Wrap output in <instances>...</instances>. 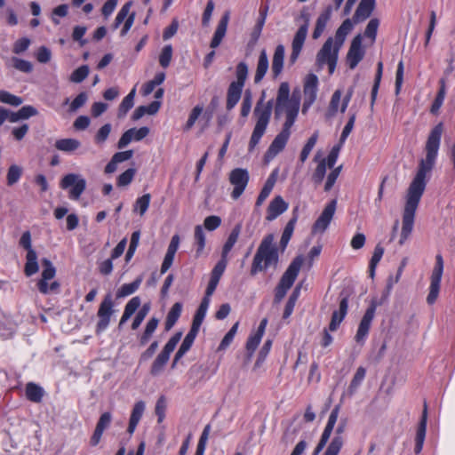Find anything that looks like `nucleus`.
<instances>
[{"instance_id":"f257e3e1","label":"nucleus","mask_w":455,"mask_h":455,"mask_svg":"<svg viewBox=\"0 0 455 455\" xmlns=\"http://www.w3.org/2000/svg\"><path fill=\"white\" fill-rule=\"evenodd\" d=\"M443 132V123H439L431 130L425 146L426 156L419 161L417 173L407 190L399 240L401 245L408 239L412 231L416 210L427 185L426 177L435 164Z\"/></svg>"},{"instance_id":"f03ea898","label":"nucleus","mask_w":455,"mask_h":455,"mask_svg":"<svg viewBox=\"0 0 455 455\" xmlns=\"http://www.w3.org/2000/svg\"><path fill=\"white\" fill-rule=\"evenodd\" d=\"M300 101L294 95L290 97V85L283 82L279 85L275 106V117L276 119L285 116L283 128L290 129L294 124L299 115Z\"/></svg>"},{"instance_id":"7ed1b4c3","label":"nucleus","mask_w":455,"mask_h":455,"mask_svg":"<svg viewBox=\"0 0 455 455\" xmlns=\"http://www.w3.org/2000/svg\"><path fill=\"white\" fill-rule=\"evenodd\" d=\"M275 237L272 234L266 235L261 241L256 254L254 255L251 274L255 275L267 267H275L278 263L277 248L274 243Z\"/></svg>"},{"instance_id":"20e7f679","label":"nucleus","mask_w":455,"mask_h":455,"mask_svg":"<svg viewBox=\"0 0 455 455\" xmlns=\"http://www.w3.org/2000/svg\"><path fill=\"white\" fill-rule=\"evenodd\" d=\"M265 94L258 100L254 110L253 117L255 119V125L249 141V151H252L259 142L262 136L265 134L267 125L270 122L273 101H264Z\"/></svg>"},{"instance_id":"39448f33","label":"nucleus","mask_w":455,"mask_h":455,"mask_svg":"<svg viewBox=\"0 0 455 455\" xmlns=\"http://www.w3.org/2000/svg\"><path fill=\"white\" fill-rule=\"evenodd\" d=\"M303 262L304 258L297 256L289 265L275 289V302L279 303L284 298L287 291L292 286L297 278Z\"/></svg>"},{"instance_id":"423d86ee","label":"nucleus","mask_w":455,"mask_h":455,"mask_svg":"<svg viewBox=\"0 0 455 455\" xmlns=\"http://www.w3.org/2000/svg\"><path fill=\"white\" fill-rule=\"evenodd\" d=\"M340 48L333 42L332 37H329L316 54L315 64L317 67L323 68L327 65L329 73L332 74L336 68Z\"/></svg>"},{"instance_id":"0eeeda50","label":"nucleus","mask_w":455,"mask_h":455,"mask_svg":"<svg viewBox=\"0 0 455 455\" xmlns=\"http://www.w3.org/2000/svg\"><path fill=\"white\" fill-rule=\"evenodd\" d=\"M180 338H181V333L178 332L175 335H173L169 339V341L165 344L162 352L156 356V358L155 359V361L152 363V366L150 369V373L153 376H156L162 372L164 365L169 361L170 355L175 349L177 344L180 340Z\"/></svg>"},{"instance_id":"6e6552de","label":"nucleus","mask_w":455,"mask_h":455,"mask_svg":"<svg viewBox=\"0 0 455 455\" xmlns=\"http://www.w3.org/2000/svg\"><path fill=\"white\" fill-rule=\"evenodd\" d=\"M380 303L378 302L376 299H372L369 307L366 309L364 315H363L357 331L355 336V340L359 344H363L366 337L368 336L369 331L371 329V323L375 317V313L378 306Z\"/></svg>"},{"instance_id":"1a4fd4ad","label":"nucleus","mask_w":455,"mask_h":455,"mask_svg":"<svg viewBox=\"0 0 455 455\" xmlns=\"http://www.w3.org/2000/svg\"><path fill=\"white\" fill-rule=\"evenodd\" d=\"M60 186L62 189L69 190V197L77 200L86 188V181L78 174L69 173L62 178Z\"/></svg>"},{"instance_id":"9d476101","label":"nucleus","mask_w":455,"mask_h":455,"mask_svg":"<svg viewBox=\"0 0 455 455\" xmlns=\"http://www.w3.org/2000/svg\"><path fill=\"white\" fill-rule=\"evenodd\" d=\"M337 200L333 199L328 203L312 226L313 235L323 234L331 224L336 212Z\"/></svg>"},{"instance_id":"9b49d317","label":"nucleus","mask_w":455,"mask_h":455,"mask_svg":"<svg viewBox=\"0 0 455 455\" xmlns=\"http://www.w3.org/2000/svg\"><path fill=\"white\" fill-rule=\"evenodd\" d=\"M443 272V257L440 254H438L435 257V265L431 274L429 293L427 298V301L428 304H433L438 297Z\"/></svg>"},{"instance_id":"f8f14e48","label":"nucleus","mask_w":455,"mask_h":455,"mask_svg":"<svg viewBox=\"0 0 455 455\" xmlns=\"http://www.w3.org/2000/svg\"><path fill=\"white\" fill-rule=\"evenodd\" d=\"M229 182L234 187L231 196L236 200L243 193L249 182V172L245 169L235 168L229 173Z\"/></svg>"},{"instance_id":"ddd939ff","label":"nucleus","mask_w":455,"mask_h":455,"mask_svg":"<svg viewBox=\"0 0 455 455\" xmlns=\"http://www.w3.org/2000/svg\"><path fill=\"white\" fill-rule=\"evenodd\" d=\"M113 314V300L110 295H107L100 303L97 313L99 317V322L96 326L97 333H100L108 328Z\"/></svg>"},{"instance_id":"4468645a","label":"nucleus","mask_w":455,"mask_h":455,"mask_svg":"<svg viewBox=\"0 0 455 455\" xmlns=\"http://www.w3.org/2000/svg\"><path fill=\"white\" fill-rule=\"evenodd\" d=\"M340 406L336 405L332 411H331L326 426L323 429V432L321 435V438L319 440V443H317L316 447L315 448L313 455H318L320 451L325 447L326 443H328L331 435L333 431V428L335 427V424L338 420Z\"/></svg>"},{"instance_id":"2eb2a0df","label":"nucleus","mask_w":455,"mask_h":455,"mask_svg":"<svg viewBox=\"0 0 455 455\" xmlns=\"http://www.w3.org/2000/svg\"><path fill=\"white\" fill-rule=\"evenodd\" d=\"M362 43L363 36L361 34L356 35L351 42L347 54V62L350 69L355 68L364 57L365 51L362 46Z\"/></svg>"},{"instance_id":"dca6fc26","label":"nucleus","mask_w":455,"mask_h":455,"mask_svg":"<svg viewBox=\"0 0 455 455\" xmlns=\"http://www.w3.org/2000/svg\"><path fill=\"white\" fill-rule=\"evenodd\" d=\"M307 35V25H302L296 32L292 43H291V53L290 55L289 61L291 64H294L302 50L306 37Z\"/></svg>"},{"instance_id":"f3484780","label":"nucleus","mask_w":455,"mask_h":455,"mask_svg":"<svg viewBox=\"0 0 455 455\" xmlns=\"http://www.w3.org/2000/svg\"><path fill=\"white\" fill-rule=\"evenodd\" d=\"M290 135L291 130L283 127L282 131L275 136L270 144L266 156L271 159L274 158L278 153H280L284 148Z\"/></svg>"},{"instance_id":"a211bd4d","label":"nucleus","mask_w":455,"mask_h":455,"mask_svg":"<svg viewBox=\"0 0 455 455\" xmlns=\"http://www.w3.org/2000/svg\"><path fill=\"white\" fill-rule=\"evenodd\" d=\"M347 420L342 419L335 431V436L331 439L323 455H339L344 445V438L341 436L345 431Z\"/></svg>"},{"instance_id":"6ab92c4d","label":"nucleus","mask_w":455,"mask_h":455,"mask_svg":"<svg viewBox=\"0 0 455 455\" xmlns=\"http://www.w3.org/2000/svg\"><path fill=\"white\" fill-rule=\"evenodd\" d=\"M289 204L281 196H275L267 210L266 220L272 221L288 210Z\"/></svg>"},{"instance_id":"aec40b11","label":"nucleus","mask_w":455,"mask_h":455,"mask_svg":"<svg viewBox=\"0 0 455 455\" xmlns=\"http://www.w3.org/2000/svg\"><path fill=\"white\" fill-rule=\"evenodd\" d=\"M199 326L192 324V327L189 331V332L186 335L185 339H183L179 350L177 351L174 360L172 363V367L175 366V364L180 360L183 355L190 349L196 335L199 331Z\"/></svg>"},{"instance_id":"412c9836","label":"nucleus","mask_w":455,"mask_h":455,"mask_svg":"<svg viewBox=\"0 0 455 455\" xmlns=\"http://www.w3.org/2000/svg\"><path fill=\"white\" fill-rule=\"evenodd\" d=\"M375 8V0H361L353 16L354 23L357 24L371 16Z\"/></svg>"},{"instance_id":"4be33fe9","label":"nucleus","mask_w":455,"mask_h":455,"mask_svg":"<svg viewBox=\"0 0 455 455\" xmlns=\"http://www.w3.org/2000/svg\"><path fill=\"white\" fill-rule=\"evenodd\" d=\"M284 55V46L283 44H278L275 49L271 65V74L274 79H276L283 72Z\"/></svg>"},{"instance_id":"5701e85b","label":"nucleus","mask_w":455,"mask_h":455,"mask_svg":"<svg viewBox=\"0 0 455 455\" xmlns=\"http://www.w3.org/2000/svg\"><path fill=\"white\" fill-rule=\"evenodd\" d=\"M228 21H229V12H226L222 15L221 19L220 20L218 26L216 28V30L214 32L213 37L211 41L210 46L212 49L217 48L220 44L222 39L224 38V36L226 35Z\"/></svg>"},{"instance_id":"b1692460","label":"nucleus","mask_w":455,"mask_h":455,"mask_svg":"<svg viewBox=\"0 0 455 455\" xmlns=\"http://www.w3.org/2000/svg\"><path fill=\"white\" fill-rule=\"evenodd\" d=\"M427 404L424 405V410L422 412V417L419 422V425L417 429V434L415 437V453L419 454L422 451L425 436H426V429H427Z\"/></svg>"},{"instance_id":"393cba45","label":"nucleus","mask_w":455,"mask_h":455,"mask_svg":"<svg viewBox=\"0 0 455 455\" xmlns=\"http://www.w3.org/2000/svg\"><path fill=\"white\" fill-rule=\"evenodd\" d=\"M269 68V61L267 51L262 49L259 52L257 67L254 74V83L259 84L262 81Z\"/></svg>"},{"instance_id":"a878e982","label":"nucleus","mask_w":455,"mask_h":455,"mask_svg":"<svg viewBox=\"0 0 455 455\" xmlns=\"http://www.w3.org/2000/svg\"><path fill=\"white\" fill-rule=\"evenodd\" d=\"M348 308V300L347 297H344L339 302V308L338 311L332 313L331 320L329 325V329L331 331L337 330L340 323L343 321L347 315Z\"/></svg>"},{"instance_id":"bb28decb","label":"nucleus","mask_w":455,"mask_h":455,"mask_svg":"<svg viewBox=\"0 0 455 455\" xmlns=\"http://www.w3.org/2000/svg\"><path fill=\"white\" fill-rule=\"evenodd\" d=\"M37 109L33 106H23L17 112H9V122L17 123L20 120H27L32 116H37Z\"/></svg>"},{"instance_id":"cd10ccee","label":"nucleus","mask_w":455,"mask_h":455,"mask_svg":"<svg viewBox=\"0 0 455 455\" xmlns=\"http://www.w3.org/2000/svg\"><path fill=\"white\" fill-rule=\"evenodd\" d=\"M145 407V403L143 401H139L135 403L131 413L130 422L127 429L130 435L133 434V432L135 431V428L144 413Z\"/></svg>"},{"instance_id":"c85d7f7f","label":"nucleus","mask_w":455,"mask_h":455,"mask_svg":"<svg viewBox=\"0 0 455 455\" xmlns=\"http://www.w3.org/2000/svg\"><path fill=\"white\" fill-rule=\"evenodd\" d=\"M366 375V370L364 367L360 366L356 369L355 375L347 389V391L342 395V396L347 395L349 397L353 396L357 391L358 387L361 386L363 380L364 379Z\"/></svg>"},{"instance_id":"c756f323","label":"nucleus","mask_w":455,"mask_h":455,"mask_svg":"<svg viewBox=\"0 0 455 455\" xmlns=\"http://www.w3.org/2000/svg\"><path fill=\"white\" fill-rule=\"evenodd\" d=\"M354 20L350 19H346L342 24L339 27L335 33V37L333 38V42L338 44V46L342 47L347 36L352 31L354 28Z\"/></svg>"},{"instance_id":"7c9ffc66","label":"nucleus","mask_w":455,"mask_h":455,"mask_svg":"<svg viewBox=\"0 0 455 455\" xmlns=\"http://www.w3.org/2000/svg\"><path fill=\"white\" fill-rule=\"evenodd\" d=\"M243 86L230 84L228 89L227 92V109L231 110L235 107V105L238 103V101L241 99L242 92H243Z\"/></svg>"},{"instance_id":"2f4dec72","label":"nucleus","mask_w":455,"mask_h":455,"mask_svg":"<svg viewBox=\"0 0 455 455\" xmlns=\"http://www.w3.org/2000/svg\"><path fill=\"white\" fill-rule=\"evenodd\" d=\"M318 85V78L314 74H308L304 81V95L306 98H310L311 101L316 99V92Z\"/></svg>"},{"instance_id":"473e14b6","label":"nucleus","mask_w":455,"mask_h":455,"mask_svg":"<svg viewBox=\"0 0 455 455\" xmlns=\"http://www.w3.org/2000/svg\"><path fill=\"white\" fill-rule=\"evenodd\" d=\"M331 8L329 6L326 8V10L324 12H323L318 16L316 22H315V28L313 35H312L314 39H317L318 37L321 36V35L323 34V32L324 31V29L326 28L328 21L331 19Z\"/></svg>"},{"instance_id":"72a5a7b5","label":"nucleus","mask_w":455,"mask_h":455,"mask_svg":"<svg viewBox=\"0 0 455 455\" xmlns=\"http://www.w3.org/2000/svg\"><path fill=\"white\" fill-rule=\"evenodd\" d=\"M39 269L37 262V254L36 251H29L26 255V264L24 267V273L27 276H31L37 273Z\"/></svg>"},{"instance_id":"f704fd0d","label":"nucleus","mask_w":455,"mask_h":455,"mask_svg":"<svg viewBox=\"0 0 455 455\" xmlns=\"http://www.w3.org/2000/svg\"><path fill=\"white\" fill-rule=\"evenodd\" d=\"M241 228H242L241 225L237 224L232 229L231 233L229 234V235L228 237L227 242L225 243V244L222 248V252H221L222 258L228 259V255L229 251L232 250L233 246L238 240L239 235L241 233Z\"/></svg>"},{"instance_id":"c9c22d12","label":"nucleus","mask_w":455,"mask_h":455,"mask_svg":"<svg viewBox=\"0 0 455 455\" xmlns=\"http://www.w3.org/2000/svg\"><path fill=\"white\" fill-rule=\"evenodd\" d=\"M44 394V389L40 386L33 382L27 384L26 396L29 401L34 403H40L43 399Z\"/></svg>"},{"instance_id":"e433bc0d","label":"nucleus","mask_w":455,"mask_h":455,"mask_svg":"<svg viewBox=\"0 0 455 455\" xmlns=\"http://www.w3.org/2000/svg\"><path fill=\"white\" fill-rule=\"evenodd\" d=\"M182 305L180 302H176L170 309L166 320H165V330L170 331L175 323L180 316Z\"/></svg>"},{"instance_id":"4c0bfd02","label":"nucleus","mask_w":455,"mask_h":455,"mask_svg":"<svg viewBox=\"0 0 455 455\" xmlns=\"http://www.w3.org/2000/svg\"><path fill=\"white\" fill-rule=\"evenodd\" d=\"M55 148L63 152H73L76 150L81 143L76 139H61L55 142Z\"/></svg>"},{"instance_id":"58836bf2","label":"nucleus","mask_w":455,"mask_h":455,"mask_svg":"<svg viewBox=\"0 0 455 455\" xmlns=\"http://www.w3.org/2000/svg\"><path fill=\"white\" fill-rule=\"evenodd\" d=\"M142 283V277H137L132 283L123 284L116 292L118 298H123L134 293Z\"/></svg>"},{"instance_id":"ea45409f","label":"nucleus","mask_w":455,"mask_h":455,"mask_svg":"<svg viewBox=\"0 0 455 455\" xmlns=\"http://www.w3.org/2000/svg\"><path fill=\"white\" fill-rule=\"evenodd\" d=\"M136 94V89L133 88L129 92V94L124 98L122 100L119 109H118V117L122 118L124 117L127 112L133 107L134 105V97Z\"/></svg>"},{"instance_id":"a19ab883","label":"nucleus","mask_w":455,"mask_h":455,"mask_svg":"<svg viewBox=\"0 0 455 455\" xmlns=\"http://www.w3.org/2000/svg\"><path fill=\"white\" fill-rule=\"evenodd\" d=\"M297 222V216H293L289 222L286 224L284 230L283 232L281 240H280V245L284 250L292 235V233L294 231L295 224Z\"/></svg>"},{"instance_id":"79ce46f5","label":"nucleus","mask_w":455,"mask_h":455,"mask_svg":"<svg viewBox=\"0 0 455 455\" xmlns=\"http://www.w3.org/2000/svg\"><path fill=\"white\" fill-rule=\"evenodd\" d=\"M248 72H249V69H248L247 64L243 61L239 62L235 68V78L236 79L235 81H233L232 84H235L243 87L245 81L247 79V76H248Z\"/></svg>"},{"instance_id":"37998d69","label":"nucleus","mask_w":455,"mask_h":455,"mask_svg":"<svg viewBox=\"0 0 455 455\" xmlns=\"http://www.w3.org/2000/svg\"><path fill=\"white\" fill-rule=\"evenodd\" d=\"M158 323H159V320L157 318H156V317H152L148 322V323L146 325V328H145V331H144L143 334L141 335V337L140 339V343L141 346H144L145 344L148 343V341L151 338L152 334L154 333V331L157 328Z\"/></svg>"},{"instance_id":"c03bdc74","label":"nucleus","mask_w":455,"mask_h":455,"mask_svg":"<svg viewBox=\"0 0 455 455\" xmlns=\"http://www.w3.org/2000/svg\"><path fill=\"white\" fill-rule=\"evenodd\" d=\"M209 304H210V299L204 298L197 311H196V314L194 316L192 324L199 326V327L201 326V324L204 321V318L206 315Z\"/></svg>"},{"instance_id":"a18cd8bd","label":"nucleus","mask_w":455,"mask_h":455,"mask_svg":"<svg viewBox=\"0 0 455 455\" xmlns=\"http://www.w3.org/2000/svg\"><path fill=\"white\" fill-rule=\"evenodd\" d=\"M132 2H127V3H125L122 6V8L118 12V13H117V15H116V17L115 19V21H114V24H113V28L114 29H116L129 17V15L132 13L130 12L131 8H132Z\"/></svg>"},{"instance_id":"49530a36","label":"nucleus","mask_w":455,"mask_h":455,"mask_svg":"<svg viewBox=\"0 0 455 455\" xmlns=\"http://www.w3.org/2000/svg\"><path fill=\"white\" fill-rule=\"evenodd\" d=\"M195 244L196 246V256H200L205 246V235L201 226L195 228Z\"/></svg>"},{"instance_id":"de8ad7c7","label":"nucleus","mask_w":455,"mask_h":455,"mask_svg":"<svg viewBox=\"0 0 455 455\" xmlns=\"http://www.w3.org/2000/svg\"><path fill=\"white\" fill-rule=\"evenodd\" d=\"M318 139V132H315L313 135L308 139L306 145L303 147L301 153H300V161L304 163L307 158L308 157L310 152L312 151L313 148L315 147L316 141Z\"/></svg>"},{"instance_id":"09e8293b","label":"nucleus","mask_w":455,"mask_h":455,"mask_svg":"<svg viewBox=\"0 0 455 455\" xmlns=\"http://www.w3.org/2000/svg\"><path fill=\"white\" fill-rule=\"evenodd\" d=\"M48 281L40 279L37 283L38 290L43 294L56 292L60 288V283L57 281H53L51 283H48Z\"/></svg>"},{"instance_id":"8fccbe9b","label":"nucleus","mask_w":455,"mask_h":455,"mask_svg":"<svg viewBox=\"0 0 455 455\" xmlns=\"http://www.w3.org/2000/svg\"><path fill=\"white\" fill-rule=\"evenodd\" d=\"M328 166L326 165V160L325 159H321L319 162H318V164L312 175V180L316 184H320L322 183L324 176H325V173H326V168Z\"/></svg>"},{"instance_id":"3c124183","label":"nucleus","mask_w":455,"mask_h":455,"mask_svg":"<svg viewBox=\"0 0 455 455\" xmlns=\"http://www.w3.org/2000/svg\"><path fill=\"white\" fill-rule=\"evenodd\" d=\"M274 185H275V180H272L271 178H269L264 187L262 188L258 198H257V201H256V205L257 206H260L264 201L268 197V196L270 195L273 188H274Z\"/></svg>"},{"instance_id":"603ef678","label":"nucleus","mask_w":455,"mask_h":455,"mask_svg":"<svg viewBox=\"0 0 455 455\" xmlns=\"http://www.w3.org/2000/svg\"><path fill=\"white\" fill-rule=\"evenodd\" d=\"M252 106V94L250 90H246L243 98L241 105V116L246 118L251 109Z\"/></svg>"},{"instance_id":"864d4df0","label":"nucleus","mask_w":455,"mask_h":455,"mask_svg":"<svg viewBox=\"0 0 455 455\" xmlns=\"http://www.w3.org/2000/svg\"><path fill=\"white\" fill-rule=\"evenodd\" d=\"M150 200V194H145L142 196L139 197L135 202L134 211H139L140 215L143 216L148 209Z\"/></svg>"},{"instance_id":"5fc2aeb1","label":"nucleus","mask_w":455,"mask_h":455,"mask_svg":"<svg viewBox=\"0 0 455 455\" xmlns=\"http://www.w3.org/2000/svg\"><path fill=\"white\" fill-rule=\"evenodd\" d=\"M379 26V20L377 18L370 20L366 26V28L364 30V36L370 38L371 40V43H374L376 39Z\"/></svg>"},{"instance_id":"6e6d98bb","label":"nucleus","mask_w":455,"mask_h":455,"mask_svg":"<svg viewBox=\"0 0 455 455\" xmlns=\"http://www.w3.org/2000/svg\"><path fill=\"white\" fill-rule=\"evenodd\" d=\"M0 101L15 107L21 105L23 102L20 97L13 95L6 91L0 92Z\"/></svg>"},{"instance_id":"4d7b16f0","label":"nucleus","mask_w":455,"mask_h":455,"mask_svg":"<svg viewBox=\"0 0 455 455\" xmlns=\"http://www.w3.org/2000/svg\"><path fill=\"white\" fill-rule=\"evenodd\" d=\"M172 58V47L171 44L165 45L159 56V64L164 68L169 67Z\"/></svg>"},{"instance_id":"13d9d810","label":"nucleus","mask_w":455,"mask_h":455,"mask_svg":"<svg viewBox=\"0 0 455 455\" xmlns=\"http://www.w3.org/2000/svg\"><path fill=\"white\" fill-rule=\"evenodd\" d=\"M42 264L44 266V269L42 272L41 279H44V280L53 279L56 275V269L53 267L52 263L48 259H43Z\"/></svg>"},{"instance_id":"bf43d9fd","label":"nucleus","mask_w":455,"mask_h":455,"mask_svg":"<svg viewBox=\"0 0 455 455\" xmlns=\"http://www.w3.org/2000/svg\"><path fill=\"white\" fill-rule=\"evenodd\" d=\"M299 287L298 286L294 289V291H292L291 295L290 296V298L286 303L284 312H283V318H288L291 315L294 306H295V303H296V300L299 297Z\"/></svg>"},{"instance_id":"052dcab7","label":"nucleus","mask_w":455,"mask_h":455,"mask_svg":"<svg viewBox=\"0 0 455 455\" xmlns=\"http://www.w3.org/2000/svg\"><path fill=\"white\" fill-rule=\"evenodd\" d=\"M341 91L336 90L331 99L330 105H329V114L330 116H334L339 109L340 110L339 104L341 100Z\"/></svg>"},{"instance_id":"680f3d73","label":"nucleus","mask_w":455,"mask_h":455,"mask_svg":"<svg viewBox=\"0 0 455 455\" xmlns=\"http://www.w3.org/2000/svg\"><path fill=\"white\" fill-rule=\"evenodd\" d=\"M204 107L200 105H196L190 112L187 124L185 125V130L189 131L198 119V117L203 113Z\"/></svg>"},{"instance_id":"e2e57ef3","label":"nucleus","mask_w":455,"mask_h":455,"mask_svg":"<svg viewBox=\"0 0 455 455\" xmlns=\"http://www.w3.org/2000/svg\"><path fill=\"white\" fill-rule=\"evenodd\" d=\"M136 173V169L134 168H129L124 172L119 175L117 179V185L119 187H124L129 185Z\"/></svg>"},{"instance_id":"0e129e2a","label":"nucleus","mask_w":455,"mask_h":455,"mask_svg":"<svg viewBox=\"0 0 455 455\" xmlns=\"http://www.w3.org/2000/svg\"><path fill=\"white\" fill-rule=\"evenodd\" d=\"M89 74V68L86 65L81 66L73 71L70 76V80L74 83H81L84 81Z\"/></svg>"},{"instance_id":"69168bd1","label":"nucleus","mask_w":455,"mask_h":455,"mask_svg":"<svg viewBox=\"0 0 455 455\" xmlns=\"http://www.w3.org/2000/svg\"><path fill=\"white\" fill-rule=\"evenodd\" d=\"M21 175V168L18 165H11L7 172V184L12 186L15 184Z\"/></svg>"},{"instance_id":"338daca9","label":"nucleus","mask_w":455,"mask_h":455,"mask_svg":"<svg viewBox=\"0 0 455 455\" xmlns=\"http://www.w3.org/2000/svg\"><path fill=\"white\" fill-rule=\"evenodd\" d=\"M11 61L12 63V66L21 72L29 73L32 71V64L28 60L12 57Z\"/></svg>"},{"instance_id":"774afa93","label":"nucleus","mask_w":455,"mask_h":455,"mask_svg":"<svg viewBox=\"0 0 455 455\" xmlns=\"http://www.w3.org/2000/svg\"><path fill=\"white\" fill-rule=\"evenodd\" d=\"M150 310V306L148 304L143 305V307L140 308V310L137 313L132 323V329L136 330L139 328V326L143 322L144 318L147 316Z\"/></svg>"}]
</instances>
